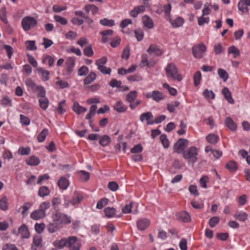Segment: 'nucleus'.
<instances>
[{
	"mask_svg": "<svg viewBox=\"0 0 250 250\" xmlns=\"http://www.w3.org/2000/svg\"><path fill=\"white\" fill-rule=\"evenodd\" d=\"M50 207V203L48 201L42 202L39 208L34 210L30 214V218L34 220H39L44 218L46 216V211Z\"/></svg>",
	"mask_w": 250,
	"mask_h": 250,
	"instance_id": "obj_1",
	"label": "nucleus"
},
{
	"mask_svg": "<svg viewBox=\"0 0 250 250\" xmlns=\"http://www.w3.org/2000/svg\"><path fill=\"white\" fill-rule=\"evenodd\" d=\"M84 199L83 193L81 192L75 191L73 193L72 198L69 199L68 196L64 195V207L68 208L70 205L75 206L79 205Z\"/></svg>",
	"mask_w": 250,
	"mask_h": 250,
	"instance_id": "obj_2",
	"label": "nucleus"
},
{
	"mask_svg": "<svg viewBox=\"0 0 250 250\" xmlns=\"http://www.w3.org/2000/svg\"><path fill=\"white\" fill-rule=\"evenodd\" d=\"M166 74L168 78L173 81L181 82L183 77L181 74L178 72V70L173 63H168L166 67Z\"/></svg>",
	"mask_w": 250,
	"mask_h": 250,
	"instance_id": "obj_3",
	"label": "nucleus"
},
{
	"mask_svg": "<svg viewBox=\"0 0 250 250\" xmlns=\"http://www.w3.org/2000/svg\"><path fill=\"white\" fill-rule=\"evenodd\" d=\"M198 150L195 146H191L183 152V157L188 161L189 163L192 164L196 162L197 160Z\"/></svg>",
	"mask_w": 250,
	"mask_h": 250,
	"instance_id": "obj_4",
	"label": "nucleus"
},
{
	"mask_svg": "<svg viewBox=\"0 0 250 250\" xmlns=\"http://www.w3.org/2000/svg\"><path fill=\"white\" fill-rule=\"evenodd\" d=\"M38 24L37 20L31 16H25L21 21V26L24 31H28L35 27Z\"/></svg>",
	"mask_w": 250,
	"mask_h": 250,
	"instance_id": "obj_5",
	"label": "nucleus"
},
{
	"mask_svg": "<svg viewBox=\"0 0 250 250\" xmlns=\"http://www.w3.org/2000/svg\"><path fill=\"white\" fill-rule=\"evenodd\" d=\"M53 222H57L60 226L62 224H69L71 222V218L68 215L61 212H56L52 216Z\"/></svg>",
	"mask_w": 250,
	"mask_h": 250,
	"instance_id": "obj_6",
	"label": "nucleus"
},
{
	"mask_svg": "<svg viewBox=\"0 0 250 250\" xmlns=\"http://www.w3.org/2000/svg\"><path fill=\"white\" fill-rule=\"evenodd\" d=\"M82 247L81 242L75 236L67 237L66 248L68 250H80Z\"/></svg>",
	"mask_w": 250,
	"mask_h": 250,
	"instance_id": "obj_7",
	"label": "nucleus"
},
{
	"mask_svg": "<svg viewBox=\"0 0 250 250\" xmlns=\"http://www.w3.org/2000/svg\"><path fill=\"white\" fill-rule=\"evenodd\" d=\"M12 233L16 236L20 235L23 239H28L30 237V233L27 226L24 224H22L18 229V231L14 230L12 231Z\"/></svg>",
	"mask_w": 250,
	"mask_h": 250,
	"instance_id": "obj_8",
	"label": "nucleus"
},
{
	"mask_svg": "<svg viewBox=\"0 0 250 250\" xmlns=\"http://www.w3.org/2000/svg\"><path fill=\"white\" fill-rule=\"evenodd\" d=\"M192 50L194 57L201 58L204 56V54L206 50V47L203 43H200L193 46Z\"/></svg>",
	"mask_w": 250,
	"mask_h": 250,
	"instance_id": "obj_9",
	"label": "nucleus"
},
{
	"mask_svg": "<svg viewBox=\"0 0 250 250\" xmlns=\"http://www.w3.org/2000/svg\"><path fill=\"white\" fill-rule=\"evenodd\" d=\"M188 143V141L186 139H179L173 146L174 151L178 154L183 152Z\"/></svg>",
	"mask_w": 250,
	"mask_h": 250,
	"instance_id": "obj_10",
	"label": "nucleus"
},
{
	"mask_svg": "<svg viewBox=\"0 0 250 250\" xmlns=\"http://www.w3.org/2000/svg\"><path fill=\"white\" fill-rule=\"evenodd\" d=\"M238 10L242 13H248V6H250V0H239L238 2Z\"/></svg>",
	"mask_w": 250,
	"mask_h": 250,
	"instance_id": "obj_11",
	"label": "nucleus"
},
{
	"mask_svg": "<svg viewBox=\"0 0 250 250\" xmlns=\"http://www.w3.org/2000/svg\"><path fill=\"white\" fill-rule=\"evenodd\" d=\"M153 115L150 111L143 113L140 116V120L141 122L144 123L146 122L147 125H152L153 124L150 123L153 122Z\"/></svg>",
	"mask_w": 250,
	"mask_h": 250,
	"instance_id": "obj_12",
	"label": "nucleus"
},
{
	"mask_svg": "<svg viewBox=\"0 0 250 250\" xmlns=\"http://www.w3.org/2000/svg\"><path fill=\"white\" fill-rule=\"evenodd\" d=\"M75 65V60L72 57H68L65 62L66 72L70 74L73 71Z\"/></svg>",
	"mask_w": 250,
	"mask_h": 250,
	"instance_id": "obj_13",
	"label": "nucleus"
},
{
	"mask_svg": "<svg viewBox=\"0 0 250 250\" xmlns=\"http://www.w3.org/2000/svg\"><path fill=\"white\" fill-rule=\"evenodd\" d=\"M150 225V221L146 218L138 220L137 222V226L140 230H145Z\"/></svg>",
	"mask_w": 250,
	"mask_h": 250,
	"instance_id": "obj_14",
	"label": "nucleus"
},
{
	"mask_svg": "<svg viewBox=\"0 0 250 250\" xmlns=\"http://www.w3.org/2000/svg\"><path fill=\"white\" fill-rule=\"evenodd\" d=\"M176 218L178 220L185 223L189 222L191 221L190 215L187 211H181L177 213Z\"/></svg>",
	"mask_w": 250,
	"mask_h": 250,
	"instance_id": "obj_15",
	"label": "nucleus"
},
{
	"mask_svg": "<svg viewBox=\"0 0 250 250\" xmlns=\"http://www.w3.org/2000/svg\"><path fill=\"white\" fill-rule=\"evenodd\" d=\"M168 20L171 23L172 26L175 28L182 26L185 22L184 19L181 17H178L174 19H172L170 17Z\"/></svg>",
	"mask_w": 250,
	"mask_h": 250,
	"instance_id": "obj_16",
	"label": "nucleus"
},
{
	"mask_svg": "<svg viewBox=\"0 0 250 250\" xmlns=\"http://www.w3.org/2000/svg\"><path fill=\"white\" fill-rule=\"evenodd\" d=\"M146 11V8L144 5H139L135 7L133 10L129 12V15L131 17L136 18L139 14L143 13Z\"/></svg>",
	"mask_w": 250,
	"mask_h": 250,
	"instance_id": "obj_17",
	"label": "nucleus"
},
{
	"mask_svg": "<svg viewBox=\"0 0 250 250\" xmlns=\"http://www.w3.org/2000/svg\"><path fill=\"white\" fill-rule=\"evenodd\" d=\"M42 238L39 235H36L34 236L33 239V244L31 246L32 250H37L38 248L41 247Z\"/></svg>",
	"mask_w": 250,
	"mask_h": 250,
	"instance_id": "obj_18",
	"label": "nucleus"
},
{
	"mask_svg": "<svg viewBox=\"0 0 250 250\" xmlns=\"http://www.w3.org/2000/svg\"><path fill=\"white\" fill-rule=\"evenodd\" d=\"M113 109L119 113H124L127 110V106L124 104L121 101H118L113 106Z\"/></svg>",
	"mask_w": 250,
	"mask_h": 250,
	"instance_id": "obj_19",
	"label": "nucleus"
},
{
	"mask_svg": "<svg viewBox=\"0 0 250 250\" xmlns=\"http://www.w3.org/2000/svg\"><path fill=\"white\" fill-rule=\"evenodd\" d=\"M134 207L135 208V209L133 211V213L134 214H136L138 212V210L137 209V205L133 202H131L129 204L126 205L125 206H124L122 208V212L124 213H131L132 212L131 209Z\"/></svg>",
	"mask_w": 250,
	"mask_h": 250,
	"instance_id": "obj_20",
	"label": "nucleus"
},
{
	"mask_svg": "<svg viewBox=\"0 0 250 250\" xmlns=\"http://www.w3.org/2000/svg\"><path fill=\"white\" fill-rule=\"evenodd\" d=\"M57 185L61 189L66 190L69 186V181L66 177H62L59 180Z\"/></svg>",
	"mask_w": 250,
	"mask_h": 250,
	"instance_id": "obj_21",
	"label": "nucleus"
},
{
	"mask_svg": "<svg viewBox=\"0 0 250 250\" xmlns=\"http://www.w3.org/2000/svg\"><path fill=\"white\" fill-rule=\"evenodd\" d=\"M147 52L149 54H154L156 56H159L162 55L163 52L156 45L151 44L147 50Z\"/></svg>",
	"mask_w": 250,
	"mask_h": 250,
	"instance_id": "obj_22",
	"label": "nucleus"
},
{
	"mask_svg": "<svg viewBox=\"0 0 250 250\" xmlns=\"http://www.w3.org/2000/svg\"><path fill=\"white\" fill-rule=\"evenodd\" d=\"M26 164L30 166H37L39 165L41 162L40 159L35 156H31L29 157L25 160Z\"/></svg>",
	"mask_w": 250,
	"mask_h": 250,
	"instance_id": "obj_23",
	"label": "nucleus"
},
{
	"mask_svg": "<svg viewBox=\"0 0 250 250\" xmlns=\"http://www.w3.org/2000/svg\"><path fill=\"white\" fill-rule=\"evenodd\" d=\"M46 228L49 233H52L60 230L61 227L57 222H53L48 224Z\"/></svg>",
	"mask_w": 250,
	"mask_h": 250,
	"instance_id": "obj_24",
	"label": "nucleus"
},
{
	"mask_svg": "<svg viewBox=\"0 0 250 250\" xmlns=\"http://www.w3.org/2000/svg\"><path fill=\"white\" fill-rule=\"evenodd\" d=\"M142 21L144 26L148 29H152L154 27L152 20L147 15H145L142 17Z\"/></svg>",
	"mask_w": 250,
	"mask_h": 250,
	"instance_id": "obj_25",
	"label": "nucleus"
},
{
	"mask_svg": "<svg viewBox=\"0 0 250 250\" xmlns=\"http://www.w3.org/2000/svg\"><path fill=\"white\" fill-rule=\"evenodd\" d=\"M225 123L227 127L231 131H234L237 129L236 124L230 117H227L225 119Z\"/></svg>",
	"mask_w": 250,
	"mask_h": 250,
	"instance_id": "obj_26",
	"label": "nucleus"
},
{
	"mask_svg": "<svg viewBox=\"0 0 250 250\" xmlns=\"http://www.w3.org/2000/svg\"><path fill=\"white\" fill-rule=\"evenodd\" d=\"M222 93L226 100L230 104H233L234 102L232 99L231 93L227 87H224L222 90Z\"/></svg>",
	"mask_w": 250,
	"mask_h": 250,
	"instance_id": "obj_27",
	"label": "nucleus"
},
{
	"mask_svg": "<svg viewBox=\"0 0 250 250\" xmlns=\"http://www.w3.org/2000/svg\"><path fill=\"white\" fill-rule=\"evenodd\" d=\"M233 217L240 222H245L247 220L248 215L243 211H237L233 214Z\"/></svg>",
	"mask_w": 250,
	"mask_h": 250,
	"instance_id": "obj_28",
	"label": "nucleus"
},
{
	"mask_svg": "<svg viewBox=\"0 0 250 250\" xmlns=\"http://www.w3.org/2000/svg\"><path fill=\"white\" fill-rule=\"evenodd\" d=\"M72 109L75 112L79 115L82 113L85 112L87 111L86 108L80 105L77 102H74Z\"/></svg>",
	"mask_w": 250,
	"mask_h": 250,
	"instance_id": "obj_29",
	"label": "nucleus"
},
{
	"mask_svg": "<svg viewBox=\"0 0 250 250\" xmlns=\"http://www.w3.org/2000/svg\"><path fill=\"white\" fill-rule=\"evenodd\" d=\"M67 238H62L61 240H56L53 242V245L60 249L66 248Z\"/></svg>",
	"mask_w": 250,
	"mask_h": 250,
	"instance_id": "obj_30",
	"label": "nucleus"
},
{
	"mask_svg": "<svg viewBox=\"0 0 250 250\" xmlns=\"http://www.w3.org/2000/svg\"><path fill=\"white\" fill-rule=\"evenodd\" d=\"M38 73L42 75V79L43 81H47L49 79L50 72L43 68H37Z\"/></svg>",
	"mask_w": 250,
	"mask_h": 250,
	"instance_id": "obj_31",
	"label": "nucleus"
},
{
	"mask_svg": "<svg viewBox=\"0 0 250 250\" xmlns=\"http://www.w3.org/2000/svg\"><path fill=\"white\" fill-rule=\"evenodd\" d=\"M83 9L87 14L91 12L93 15L96 14L98 12V8L94 4H87L84 6Z\"/></svg>",
	"mask_w": 250,
	"mask_h": 250,
	"instance_id": "obj_32",
	"label": "nucleus"
},
{
	"mask_svg": "<svg viewBox=\"0 0 250 250\" xmlns=\"http://www.w3.org/2000/svg\"><path fill=\"white\" fill-rule=\"evenodd\" d=\"M50 190L46 186H42L39 188L38 194L41 197H44L50 194Z\"/></svg>",
	"mask_w": 250,
	"mask_h": 250,
	"instance_id": "obj_33",
	"label": "nucleus"
},
{
	"mask_svg": "<svg viewBox=\"0 0 250 250\" xmlns=\"http://www.w3.org/2000/svg\"><path fill=\"white\" fill-rule=\"evenodd\" d=\"M206 139L209 143L215 145L219 141V137L217 135L213 133H210L207 136Z\"/></svg>",
	"mask_w": 250,
	"mask_h": 250,
	"instance_id": "obj_34",
	"label": "nucleus"
},
{
	"mask_svg": "<svg viewBox=\"0 0 250 250\" xmlns=\"http://www.w3.org/2000/svg\"><path fill=\"white\" fill-rule=\"evenodd\" d=\"M96 74L94 72H91L83 80L84 85H88L92 83L96 79Z\"/></svg>",
	"mask_w": 250,
	"mask_h": 250,
	"instance_id": "obj_35",
	"label": "nucleus"
},
{
	"mask_svg": "<svg viewBox=\"0 0 250 250\" xmlns=\"http://www.w3.org/2000/svg\"><path fill=\"white\" fill-rule=\"evenodd\" d=\"M137 92L135 90L131 91L127 94L125 97L126 101L130 104L134 102L137 97Z\"/></svg>",
	"mask_w": 250,
	"mask_h": 250,
	"instance_id": "obj_36",
	"label": "nucleus"
},
{
	"mask_svg": "<svg viewBox=\"0 0 250 250\" xmlns=\"http://www.w3.org/2000/svg\"><path fill=\"white\" fill-rule=\"evenodd\" d=\"M39 104L42 110H46L49 104V100L46 97L40 98L39 99Z\"/></svg>",
	"mask_w": 250,
	"mask_h": 250,
	"instance_id": "obj_37",
	"label": "nucleus"
},
{
	"mask_svg": "<svg viewBox=\"0 0 250 250\" xmlns=\"http://www.w3.org/2000/svg\"><path fill=\"white\" fill-rule=\"evenodd\" d=\"M77 174L79 176L81 181L86 182L89 180L90 178L89 173L84 170H80L77 172Z\"/></svg>",
	"mask_w": 250,
	"mask_h": 250,
	"instance_id": "obj_38",
	"label": "nucleus"
},
{
	"mask_svg": "<svg viewBox=\"0 0 250 250\" xmlns=\"http://www.w3.org/2000/svg\"><path fill=\"white\" fill-rule=\"evenodd\" d=\"M32 206V203L29 202H26L24 203L23 206L21 207L20 209H22L21 214L23 217L27 215L28 211L31 208Z\"/></svg>",
	"mask_w": 250,
	"mask_h": 250,
	"instance_id": "obj_39",
	"label": "nucleus"
},
{
	"mask_svg": "<svg viewBox=\"0 0 250 250\" xmlns=\"http://www.w3.org/2000/svg\"><path fill=\"white\" fill-rule=\"evenodd\" d=\"M152 96V99L157 102H159L165 98L164 94L162 92L157 90L153 91Z\"/></svg>",
	"mask_w": 250,
	"mask_h": 250,
	"instance_id": "obj_40",
	"label": "nucleus"
},
{
	"mask_svg": "<svg viewBox=\"0 0 250 250\" xmlns=\"http://www.w3.org/2000/svg\"><path fill=\"white\" fill-rule=\"evenodd\" d=\"M180 105V102L177 101H173L171 103H168L167 104V109L170 113L174 112L175 108Z\"/></svg>",
	"mask_w": 250,
	"mask_h": 250,
	"instance_id": "obj_41",
	"label": "nucleus"
},
{
	"mask_svg": "<svg viewBox=\"0 0 250 250\" xmlns=\"http://www.w3.org/2000/svg\"><path fill=\"white\" fill-rule=\"evenodd\" d=\"M225 167L230 172H234L238 168L237 165L234 161H230L227 163L225 166Z\"/></svg>",
	"mask_w": 250,
	"mask_h": 250,
	"instance_id": "obj_42",
	"label": "nucleus"
},
{
	"mask_svg": "<svg viewBox=\"0 0 250 250\" xmlns=\"http://www.w3.org/2000/svg\"><path fill=\"white\" fill-rule=\"evenodd\" d=\"M111 142L110 138L109 136L104 135L101 137L99 140V144L103 146H107Z\"/></svg>",
	"mask_w": 250,
	"mask_h": 250,
	"instance_id": "obj_43",
	"label": "nucleus"
},
{
	"mask_svg": "<svg viewBox=\"0 0 250 250\" xmlns=\"http://www.w3.org/2000/svg\"><path fill=\"white\" fill-rule=\"evenodd\" d=\"M104 211L105 216L107 218L114 217L116 213V209L114 208H104Z\"/></svg>",
	"mask_w": 250,
	"mask_h": 250,
	"instance_id": "obj_44",
	"label": "nucleus"
},
{
	"mask_svg": "<svg viewBox=\"0 0 250 250\" xmlns=\"http://www.w3.org/2000/svg\"><path fill=\"white\" fill-rule=\"evenodd\" d=\"M48 134V130L47 128H44L37 136L38 141L40 143L43 142L46 139Z\"/></svg>",
	"mask_w": 250,
	"mask_h": 250,
	"instance_id": "obj_45",
	"label": "nucleus"
},
{
	"mask_svg": "<svg viewBox=\"0 0 250 250\" xmlns=\"http://www.w3.org/2000/svg\"><path fill=\"white\" fill-rule=\"evenodd\" d=\"M25 45L28 50L35 51L37 49L35 41H27L25 42Z\"/></svg>",
	"mask_w": 250,
	"mask_h": 250,
	"instance_id": "obj_46",
	"label": "nucleus"
},
{
	"mask_svg": "<svg viewBox=\"0 0 250 250\" xmlns=\"http://www.w3.org/2000/svg\"><path fill=\"white\" fill-rule=\"evenodd\" d=\"M38 91L37 96L40 98L46 97V91L44 88L42 86H39L37 87L34 92Z\"/></svg>",
	"mask_w": 250,
	"mask_h": 250,
	"instance_id": "obj_47",
	"label": "nucleus"
},
{
	"mask_svg": "<svg viewBox=\"0 0 250 250\" xmlns=\"http://www.w3.org/2000/svg\"><path fill=\"white\" fill-rule=\"evenodd\" d=\"M55 59L53 57L49 55H44L43 57L42 62L45 63L46 61H47L49 67H52L54 63Z\"/></svg>",
	"mask_w": 250,
	"mask_h": 250,
	"instance_id": "obj_48",
	"label": "nucleus"
},
{
	"mask_svg": "<svg viewBox=\"0 0 250 250\" xmlns=\"http://www.w3.org/2000/svg\"><path fill=\"white\" fill-rule=\"evenodd\" d=\"M8 200L6 196H3L0 200V208L4 211H5L8 209Z\"/></svg>",
	"mask_w": 250,
	"mask_h": 250,
	"instance_id": "obj_49",
	"label": "nucleus"
},
{
	"mask_svg": "<svg viewBox=\"0 0 250 250\" xmlns=\"http://www.w3.org/2000/svg\"><path fill=\"white\" fill-rule=\"evenodd\" d=\"M218 74L219 77L223 79L224 82H226L229 78V74L228 72L222 68L218 69Z\"/></svg>",
	"mask_w": 250,
	"mask_h": 250,
	"instance_id": "obj_50",
	"label": "nucleus"
},
{
	"mask_svg": "<svg viewBox=\"0 0 250 250\" xmlns=\"http://www.w3.org/2000/svg\"><path fill=\"white\" fill-rule=\"evenodd\" d=\"M194 79V85L195 86H197L200 83L201 80L202 79V74L200 71H198L196 72L193 76Z\"/></svg>",
	"mask_w": 250,
	"mask_h": 250,
	"instance_id": "obj_51",
	"label": "nucleus"
},
{
	"mask_svg": "<svg viewBox=\"0 0 250 250\" xmlns=\"http://www.w3.org/2000/svg\"><path fill=\"white\" fill-rule=\"evenodd\" d=\"M97 106L96 105H92L89 109V113L87 114L85 117V119L90 120L92 117L94 116L97 110Z\"/></svg>",
	"mask_w": 250,
	"mask_h": 250,
	"instance_id": "obj_52",
	"label": "nucleus"
},
{
	"mask_svg": "<svg viewBox=\"0 0 250 250\" xmlns=\"http://www.w3.org/2000/svg\"><path fill=\"white\" fill-rule=\"evenodd\" d=\"M160 140L165 148H168L169 146V142L166 134H162L160 137Z\"/></svg>",
	"mask_w": 250,
	"mask_h": 250,
	"instance_id": "obj_53",
	"label": "nucleus"
},
{
	"mask_svg": "<svg viewBox=\"0 0 250 250\" xmlns=\"http://www.w3.org/2000/svg\"><path fill=\"white\" fill-rule=\"evenodd\" d=\"M127 79L130 82H140L143 80L142 77L139 74L129 75L127 77Z\"/></svg>",
	"mask_w": 250,
	"mask_h": 250,
	"instance_id": "obj_54",
	"label": "nucleus"
},
{
	"mask_svg": "<svg viewBox=\"0 0 250 250\" xmlns=\"http://www.w3.org/2000/svg\"><path fill=\"white\" fill-rule=\"evenodd\" d=\"M100 23L104 26L112 27L115 25L114 21L104 18L100 21Z\"/></svg>",
	"mask_w": 250,
	"mask_h": 250,
	"instance_id": "obj_55",
	"label": "nucleus"
},
{
	"mask_svg": "<svg viewBox=\"0 0 250 250\" xmlns=\"http://www.w3.org/2000/svg\"><path fill=\"white\" fill-rule=\"evenodd\" d=\"M228 53L233 54V57L236 58L240 55V51L235 46H231L228 48Z\"/></svg>",
	"mask_w": 250,
	"mask_h": 250,
	"instance_id": "obj_56",
	"label": "nucleus"
},
{
	"mask_svg": "<svg viewBox=\"0 0 250 250\" xmlns=\"http://www.w3.org/2000/svg\"><path fill=\"white\" fill-rule=\"evenodd\" d=\"M171 10V5L168 3L163 6V11L165 13V16L167 19H168L170 18V12Z\"/></svg>",
	"mask_w": 250,
	"mask_h": 250,
	"instance_id": "obj_57",
	"label": "nucleus"
},
{
	"mask_svg": "<svg viewBox=\"0 0 250 250\" xmlns=\"http://www.w3.org/2000/svg\"><path fill=\"white\" fill-rule=\"evenodd\" d=\"M83 54L88 57H90L93 55L94 51L92 49V44H89L83 49Z\"/></svg>",
	"mask_w": 250,
	"mask_h": 250,
	"instance_id": "obj_58",
	"label": "nucleus"
},
{
	"mask_svg": "<svg viewBox=\"0 0 250 250\" xmlns=\"http://www.w3.org/2000/svg\"><path fill=\"white\" fill-rule=\"evenodd\" d=\"M54 19L56 22L63 25H66L68 23L67 20L65 18L59 15H55Z\"/></svg>",
	"mask_w": 250,
	"mask_h": 250,
	"instance_id": "obj_59",
	"label": "nucleus"
},
{
	"mask_svg": "<svg viewBox=\"0 0 250 250\" xmlns=\"http://www.w3.org/2000/svg\"><path fill=\"white\" fill-rule=\"evenodd\" d=\"M55 85L59 88H65L69 86V83L67 82L58 79V80L56 82Z\"/></svg>",
	"mask_w": 250,
	"mask_h": 250,
	"instance_id": "obj_60",
	"label": "nucleus"
},
{
	"mask_svg": "<svg viewBox=\"0 0 250 250\" xmlns=\"http://www.w3.org/2000/svg\"><path fill=\"white\" fill-rule=\"evenodd\" d=\"M135 37L138 42L142 41L144 37V33L141 29H138L134 31Z\"/></svg>",
	"mask_w": 250,
	"mask_h": 250,
	"instance_id": "obj_61",
	"label": "nucleus"
},
{
	"mask_svg": "<svg viewBox=\"0 0 250 250\" xmlns=\"http://www.w3.org/2000/svg\"><path fill=\"white\" fill-rule=\"evenodd\" d=\"M122 84V83L121 81H118L115 79H112L109 83V85L111 87H116L119 89H120V88L121 87Z\"/></svg>",
	"mask_w": 250,
	"mask_h": 250,
	"instance_id": "obj_62",
	"label": "nucleus"
},
{
	"mask_svg": "<svg viewBox=\"0 0 250 250\" xmlns=\"http://www.w3.org/2000/svg\"><path fill=\"white\" fill-rule=\"evenodd\" d=\"M31 149L29 147H20L18 149V154L21 155H28L30 153Z\"/></svg>",
	"mask_w": 250,
	"mask_h": 250,
	"instance_id": "obj_63",
	"label": "nucleus"
},
{
	"mask_svg": "<svg viewBox=\"0 0 250 250\" xmlns=\"http://www.w3.org/2000/svg\"><path fill=\"white\" fill-rule=\"evenodd\" d=\"M239 154L246 159L247 163L250 166V156L248 155V152L245 149H241L239 151Z\"/></svg>",
	"mask_w": 250,
	"mask_h": 250,
	"instance_id": "obj_64",
	"label": "nucleus"
}]
</instances>
